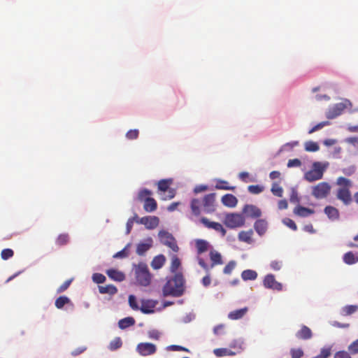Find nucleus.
Masks as SVG:
<instances>
[{
	"label": "nucleus",
	"instance_id": "46",
	"mask_svg": "<svg viewBox=\"0 0 358 358\" xmlns=\"http://www.w3.org/2000/svg\"><path fill=\"white\" fill-rule=\"evenodd\" d=\"M139 131L138 129H131L126 134V137L129 140H134L138 137Z\"/></svg>",
	"mask_w": 358,
	"mask_h": 358
},
{
	"label": "nucleus",
	"instance_id": "19",
	"mask_svg": "<svg viewBox=\"0 0 358 358\" xmlns=\"http://www.w3.org/2000/svg\"><path fill=\"white\" fill-rule=\"evenodd\" d=\"M222 203L227 207L233 208L237 204V199L231 194H227L222 197Z\"/></svg>",
	"mask_w": 358,
	"mask_h": 358
},
{
	"label": "nucleus",
	"instance_id": "22",
	"mask_svg": "<svg viewBox=\"0 0 358 358\" xmlns=\"http://www.w3.org/2000/svg\"><path fill=\"white\" fill-rule=\"evenodd\" d=\"M324 213L327 215V217L332 220H336L339 218V211L338 210L331 206H328L324 208Z\"/></svg>",
	"mask_w": 358,
	"mask_h": 358
},
{
	"label": "nucleus",
	"instance_id": "60",
	"mask_svg": "<svg viewBox=\"0 0 358 358\" xmlns=\"http://www.w3.org/2000/svg\"><path fill=\"white\" fill-rule=\"evenodd\" d=\"M281 173L278 171H273L269 173V178L271 180L280 178Z\"/></svg>",
	"mask_w": 358,
	"mask_h": 358
},
{
	"label": "nucleus",
	"instance_id": "61",
	"mask_svg": "<svg viewBox=\"0 0 358 358\" xmlns=\"http://www.w3.org/2000/svg\"><path fill=\"white\" fill-rule=\"evenodd\" d=\"M207 189H208V186L207 185H201L196 186L194 187V192L195 193H199V192H201L206 191Z\"/></svg>",
	"mask_w": 358,
	"mask_h": 358
},
{
	"label": "nucleus",
	"instance_id": "59",
	"mask_svg": "<svg viewBox=\"0 0 358 358\" xmlns=\"http://www.w3.org/2000/svg\"><path fill=\"white\" fill-rule=\"evenodd\" d=\"M86 347H79L71 352L73 356H78L86 350Z\"/></svg>",
	"mask_w": 358,
	"mask_h": 358
},
{
	"label": "nucleus",
	"instance_id": "51",
	"mask_svg": "<svg viewBox=\"0 0 358 358\" xmlns=\"http://www.w3.org/2000/svg\"><path fill=\"white\" fill-rule=\"evenodd\" d=\"M166 192L167 194H164V196L162 198L163 200H169L173 199L176 196V192L175 189L169 188Z\"/></svg>",
	"mask_w": 358,
	"mask_h": 358
},
{
	"label": "nucleus",
	"instance_id": "8",
	"mask_svg": "<svg viewBox=\"0 0 358 358\" xmlns=\"http://www.w3.org/2000/svg\"><path fill=\"white\" fill-rule=\"evenodd\" d=\"M158 236L161 243L170 248L173 252H176L178 251V246L177 245L175 238L171 234L162 230L159 232Z\"/></svg>",
	"mask_w": 358,
	"mask_h": 358
},
{
	"label": "nucleus",
	"instance_id": "26",
	"mask_svg": "<svg viewBox=\"0 0 358 358\" xmlns=\"http://www.w3.org/2000/svg\"><path fill=\"white\" fill-rule=\"evenodd\" d=\"M99 291L101 294L114 295L117 292V289L113 285H107L105 286H99Z\"/></svg>",
	"mask_w": 358,
	"mask_h": 358
},
{
	"label": "nucleus",
	"instance_id": "3",
	"mask_svg": "<svg viewBox=\"0 0 358 358\" xmlns=\"http://www.w3.org/2000/svg\"><path fill=\"white\" fill-rule=\"evenodd\" d=\"M336 184L338 186L336 191V198L345 206L350 205L352 201L350 188L352 182L345 177L340 176L336 179Z\"/></svg>",
	"mask_w": 358,
	"mask_h": 358
},
{
	"label": "nucleus",
	"instance_id": "38",
	"mask_svg": "<svg viewBox=\"0 0 358 358\" xmlns=\"http://www.w3.org/2000/svg\"><path fill=\"white\" fill-rule=\"evenodd\" d=\"M180 266V259L176 255H173L171 259V268H170L171 272H173V273L176 272Z\"/></svg>",
	"mask_w": 358,
	"mask_h": 358
},
{
	"label": "nucleus",
	"instance_id": "28",
	"mask_svg": "<svg viewBox=\"0 0 358 358\" xmlns=\"http://www.w3.org/2000/svg\"><path fill=\"white\" fill-rule=\"evenodd\" d=\"M172 183L173 179L171 178L160 180L157 183L158 190L166 192Z\"/></svg>",
	"mask_w": 358,
	"mask_h": 358
},
{
	"label": "nucleus",
	"instance_id": "30",
	"mask_svg": "<svg viewBox=\"0 0 358 358\" xmlns=\"http://www.w3.org/2000/svg\"><path fill=\"white\" fill-rule=\"evenodd\" d=\"M152 194V191L143 188L139 190L137 195V200L141 202H144L147 199H150Z\"/></svg>",
	"mask_w": 358,
	"mask_h": 358
},
{
	"label": "nucleus",
	"instance_id": "16",
	"mask_svg": "<svg viewBox=\"0 0 358 358\" xmlns=\"http://www.w3.org/2000/svg\"><path fill=\"white\" fill-rule=\"evenodd\" d=\"M106 274L110 279L115 281L122 282L125 279L124 273L116 269H108L106 271Z\"/></svg>",
	"mask_w": 358,
	"mask_h": 358
},
{
	"label": "nucleus",
	"instance_id": "43",
	"mask_svg": "<svg viewBox=\"0 0 358 358\" xmlns=\"http://www.w3.org/2000/svg\"><path fill=\"white\" fill-rule=\"evenodd\" d=\"M290 354L292 358H301L303 356V351L301 348H292Z\"/></svg>",
	"mask_w": 358,
	"mask_h": 358
},
{
	"label": "nucleus",
	"instance_id": "33",
	"mask_svg": "<svg viewBox=\"0 0 358 358\" xmlns=\"http://www.w3.org/2000/svg\"><path fill=\"white\" fill-rule=\"evenodd\" d=\"M271 192L274 196L278 197H282L283 195V189L278 182H273L272 184Z\"/></svg>",
	"mask_w": 358,
	"mask_h": 358
},
{
	"label": "nucleus",
	"instance_id": "50",
	"mask_svg": "<svg viewBox=\"0 0 358 358\" xmlns=\"http://www.w3.org/2000/svg\"><path fill=\"white\" fill-rule=\"evenodd\" d=\"M331 355V348H324L321 350L320 355L316 356L317 358H327Z\"/></svg>",
	"mask_w": 358,
	"mask_h": 358
},
{
	"label": "nucleus",
	"instance_id": "10",
	"mask_svg": "<svg viewBox=\"0 0 358 358\" xmlns=\"http://www.w3.org/2000/svg\"><path fill=\"white\" fill-rule=\"evenodd\" d=\"M136 222L145 225L148 229H155L159 223V220L156 216H145L139 218L137 215H135Z\"/></svg>",
	"mask_w": 358,
	"mask_h": 358
},
{
	"label": "nucleus",
	"instance_id": "6",
	"mask_svg": "<svg viewBox=\"0 0 358 358\" xmlns=\"http://www.w3.org/2000/svg\"><path fill=\"white\" fill-rule=\"evenodd\" d=\"M331 187L327 182H321L312 187V195L317 199H322L328 196L330 194Z\"/></svg>",
	"mask_w": 358,
	"mask_h": 358
},
{
	"label": "nucleus",
	"instance_id": "64",
	"mask_svg": "<svg viewBox=\"0 0 358 358\" xmlns=\"http://www.w3.org/2000/svg\"><path fill=\"white\" fill-rule=\"evenodd\" d=\"M210 283H211V279H210V277L209 275H207L202 278V284L204 287L209 286L210 285Z\"/></svg>",
	"mask_w": 358,
	"mask_h": 358
},
{
	"label": "nucleus",
	"instance_id": "39",
	"mask_svg": "<svg viewBox=\"0 0 358 358\" xmlns=\"http://www.w3.org/2000/svg\"><path fill=\"white\" fill-rule=\"evenodd\" d=\"M320 149L318 144L313 141H308L305 143V150L308 152H316Z\"/></svg>",
	"mask_w": 358,
	"mask_h": 358
},
{
	"label": "nucleus",
	"instance_id": "40",
	"mask_svg": "<svg viewBox=\"0 0 358 358\" xmlns=\"http://www.w3.org/2000/svg\"><path fill=\"white\" fill-rule=\"evenodd\" d=\"M264 189V187L262 185H250L248 187V190L253 194H258L262 192Z\"/></svg>",
	"mask_w": 358,
	"mask_h": 358
},
{
	"label": "nucleus",
	"instance_id": "48",
	"mask_svg": "<svg viewBox=\"0 0 358 358\" xmlns=\"http://www.w3.org/2000/svg\"><path fill=\"white\" fill-rule=\"evenodd\" d=\"M73 279H69L66 280L63 284H62L57 289V293H62L66 291L69 287L70 286Z\"/></svg>",
	"mask_w": 358,
	"mask_h": 358
},
{
	"label": "nucleus",
	"instance_id": "49",
	"mask_svg": "<svg viewBox=\"0 0 358 358\" xmlns=\"http://www.w3.org/2000/svg\"><path fill=\"white\" fill-rule=\"evenodd\" d=\"M129 303L130 307L135 310H139V307L138 306L136 299L134 295H130L129 296Z\"/></svg>",
	"mask_w": 358,
	"mask_h": 358
},
{
	"label": "nucleus",
	"instance_id": "5",
	"mask_svg": "<svg viewBox=\"0 0 358 358\" xmlns=\"http://www.w3.org/2000/svg\"><path fill=\"white\" fill-rule=\"evenodd\" d=\"M328 163L315 162L312 165V169L304 174V178L309 182L321 180L324 173L327 169Z\"/></svg>",
	"mask_w": 358,
	"mask_h": 358
},
{
	"label": "nucleus",
	"instance_id": "2",
	"mask_svg": "<svg viewBox=\"0 0 358 358\" xmlns=\"http://www.w3.org/2000/svg\"><path fill=\"white\" fill-rule=\"evenodd\" d=\"M184 278L182 274L177 273L172 278L167 280L163 287V295L164 296H172L179 297L183 294Z\"/></svg>",
	"mask_w": 358,
	"mask_h": 358
},
{
	"label": "nucleus",
	"instance_id": "32",
	"mask_svg": "<svg viewBox=\"0 0 358 358\" xmlns=\"http://www.w3.org/2000/svg\"><path fill=\"white\" fill-rule=\"evenodd\" d=\"M70 303H71V300L67 296H61L55 300V305L58 309H61L66 304H68Z\"/></svg>",
	"mask_w": 358,
	"mask_h": 358
},
{
	"label": "nucleus",
	"instance_id": "25",
	"mask_svg": "<svg viewBox=\"0 0 358 358\" xmlns=\"http://www.w3.org/2000/svg\"><path fill=\"white\" fill-rule=\"evenodd\" d=\"M166 258L163 255H159L154 257L151 262V266L154 269L161 268L165 264Z\"/></svg>",
	"mask_w": 358,
	"mask_h": 358
},
{
	"label": "nucleus",
	"instance_id": "15",
	"mask_svg": "<svg viewBox=\"0 0 358 358\" xmlns=\"http://www.w3.org/2000/svg\"><path fill=\"white\" fill-rule=\"evenodd\" d=\"M152 238H148L145 242L138 243L136 247V253L140 256L144 255L152 246Z\"/></svg>",
	"mask_w": 358,
	"mask_h": 358
},
{
	"label": "nucleus",
	"instance_id": "4",
	"mask_svg": "<svg viewBox=\"0 0 358 358\" xmlns=\"http://www.w3.org/2000/svg\"><path fill=\"white\" fill-rule=\"evenodd\" d=\"M135 267V278L136 282L143 287L148 286L151 282L152 275L148 265L143 262H139Z\"/></svg>",
	"mask_w": 358,
	"mask_h": 358
},
{
	"label": "nucleus",
	"instance_id": "47",
	"mask_svg": "<svg viewBox=\"0 0 358 358\" xmlns=\"http://www.w3.org/2000/svg\"><path fill=\"white\" fill-rule=\"evenodd\" d=\"M356 171V166L354 165L350 166L346 168H343L342 169V172L344 175L347 176H350L353 175Z\"/></svg>",
	"mask_w": 358,
	"mask_h": 358
},
{
	"label": "nucleus",
	"instance_id": "18",
	"mask_svg": "<svg viewBox=\"0 0 358 358\" xmlns=\"http://www.w3.org/2000/svg\"><path fill=\"white\" fill-rule=\"evenodd\" d=\"M315 213V210L301 206H297L294 209V213L299 217H306Z\"/></svg>",
	"mask_w": 358,
	"mask_h": 358
},
{
	"label": "nucleus",
	"instance_id": "12",
	"mask_svg": "<svg viewBox=\"0 0 358 358\" xmlns=\"http://www.w3.org/2000/svg\"><path fill=\"white\" fill-rule=\"evenodd\" d=\"M138 353L142 356L153 355L156 352L155 345L150 343H141L136 348Z\"/></svg>",
	"mask_w": 358,
	"mask_h": 358
},
{
	"label": "nucleus",
	"instance_id": "34",
	"mask_svg": "<svg viewBox=\"0 0 358 358\" xmlns=\"http://www.w3.org/2000/svg\"><path fill=\"white\" fill-rule=\"evenodd\" d=\"M196 247L198 253L201 254L206 252L208 250V243L204 240H197L196 242Z\"/></svg>",
	"mask_w": 358,
	"mask_h": 358
},
{
	"label": "nucleus",
	"instance_id": "17",
	"mask_svg": "<svg viewBox=\"0 0 358 358\" xmlns=\"http://www.w3.org/2000/svg\"><path fill=\"white\" fill-rule=\"evenodd\" d=\"M268 227V223L264 219L257 220L254 224V228L259 236L264 235Z\"/></svg>",
	"mask_w": 358,
	"mask_h": 358
},
{
	"label": "nucleus",
	"instance_id": "44",
	"mask_svg": "<svg viewBox=\"0 0 358 358\" xmlns=\"http://www.w3.org/2000/svg\"><path fill=\"white\" fill-rule=\"evenodd\" d=\"M92 280L97 284L103 283L106 281V277L101 273H94L92 275Z\"/></svg>",
	"mask_w": 358,
	"mask_h": 358
},
{
	"label": "nucleus",
	"instance_id": "29",
	"mask_svg": "<svg viewBox=\"0 0 358 358\" xmlns=\"http://www.w3.org/2000/svg\"><path fill=\"white\" fill-rule=\"evenodd\" d=\"M261 210L255 206L248 205V216L252 218H258L261 217Z\"/></svg>",
	"mask_w": 358,
	"mask_h": 358
},
{
	"label": "nucleus",
	"instance_id": "41",
	"mask_svg": "<svg viewBox=\"0 0 358 358\" xmlns=\"http://www.w3.org/2000/svg\"><path fill=\"white\" fill-rule=\"evenodd\" d=\"M69 240V235L66 234H62L59 235L56 240L57 245L62 246L66 245Z\"/></svg>",
	"mask_w": 358,
	"mask_h": 358
},
{
	"label": "nucleus",
	"instance_id": "63",
	"mask_svg": "<svg viewBox=\"0 0 358 358\" xmlns=\"http://www.w3.org/2000/svg\"><path fill=\"white\" fill-rule=\"evenodd\" d=\"M288 204L285 199L280 200L278 203V207L280 210L287 208Z\"/></svg>",
	"mask_w": 358,
	"mask_h": 358
},
{
	"label": "nucleus",
	"instance_id": "62",
	"mask_svg": "<svg viewBox=\"0 0 358 358\" xmlns=\"http://www.w3.org/2000/svg\"><path fill=\"white\" fill-rule=\"evenodd\" d=\"M199 264L206 271H208L210 267L205 262V261L202 258L198 259Z\"/></svg>",
	"mask_w": 358,
	"mask_h": 358
},
{
	"label": "nucleus",
	"instance_id": "13",
	"mask_svg": "<svg viewBox=\"0 0 358 358\" xmlns=\"http://www.w3.org/2000/svg\"><path fill=\"white\" fill-rule=\"evenodd\" d=\"M157 302L153 300H142L141 306L139 308L141 311L145 314H150L154 313V309L157 306Z\"/></svg>",
	"mask_w": 358,
	"mask_h": 358
},
{
	"label": "nucleus",
	"instance_id": "23",
	"mask_svg": "<svg viewBox=\"0 0 358 358\" xmlns=\"http://www.w3.org/2000/svg\"><path fill=\"white\" fill-rule=\"evenodd\" d=\"M157 208V203L155 199L150 197L144 201L143 209L148 213L154 212Z\"/></svg>",
	"mask_w": 358,
	"mask_h": 358
},
{
	"label": "nucleus",
	"instance_id": "58",
	"mask_svg": "<svg viewBox=\"0 0 358 358\" xmlns=\"http://www.w3.org/2000/svg\"><path fill=\"white\" fill-rule=\"evenodd\" d=\"M128 255L127 252L126 251V248H124L121 251L117 252L115 255H113V257L115 258H124L127 257Z\"/></svg>",
	"mask_w": 358,
	"mask_h": 358
},
{
	"label": "nucleus",
	"instance_id": "42",
	"mask_svg": "<svg viewBox=\"0 0 358 358\" xmlns=\"http://www.w3.org/2000/svg\"><path fill=\"white\" fill-rule=\"evenodd\" d=\"M13 255H14V252L13 250L6 248V249H3L1 251V257L3 260H7L9 258H11L13 256Z\"/></svg>",
	"mask_w": 358,
	"mask_h": 358
},
{
	"label": "nucleus",
	"instance_id": "11",
	"mask_svg": "<svg viewBox=\"0 0 358 358\" xmlns=\"http://www.w3.org/2000/svg\"><path fill=\"white\" fill-rule=\"evenodd\" d=\"M200 221L206 227L220 232L222 236L226 235L227 231L220 223L211 222L206 217H201Z\"/></svg>",
	"mask_w": 358,
	"mask_h": 358
},
{
	"label": "nucleus",
	"instance_id": "56",
	"mask_svg": "<svg viewBox=\"0 0 358 358\" xmlns=\"http://www.w3.org/2000/svg\"><path fill=\"white\" fill-rule=\"evenodd\" d=\"M334 358H352L348 352L345 351H338L334 355Z\"/></svg>",
	"mask_w": 358,
	"mask_h": 358
},
{
	"label": "nucleus",
	"instance_id": "20",
	"mask_svg": "<svg viewBox=\"0 0 358 358\" xmlns=\"http://www.w3.org/2000/svg\"><path fill=\"white\" fill-rule=\"evenodd\" d=\"M210 259L212 262L210 268H213L215 265H221L223 264L222 255L216 250H211L210 252Z\"/></svg>",
	"mask_w": 358,
	"mask_h": 358
},
{
	"label": "nucleus",
	"instance_id": "37",
	"mask_svg": "<svg viewBox=\"0 0 358 358\" xmlns=\"http://www.w3.org/2000/svg\"><path fill=\"white\" fill-rule=\"evenodd\" d=\"M358 310V306L357 305H348L343 308L342 313L343 315H350L357 312Z\"/></svg>",
	"mask_w": 358,
	"mask_h": 358
},
{
	"label": "nucleus",
	"instance_id": "57",
	"mask_svg": "<svg viewBox=\"0 0 358 358\" xmlns=\"http://www.w3.org/2000/svg\"><path fill=\"white\" fill-rule=\"evenodd\" d=\"M214 353L217 357H222L227 355V349L225 348H217L214 350Z\"/></svg>",
	"mask_w": 358,
	"mask_h": 358
},
{
	"label": "nucleus",
	"instance_id": "14",
	"mask_svg": "<svg viewBox=\"0 0 358 358\" xmlns=\"http://www.w3.org/2000/svg\"><path fill=\"white\" fill-rule=\"evenodd\" d=\"M264 285L267 288H271L276 290L282 289V285L277 282L272 274L267 275L264 280Z\"/></svg>",
	"mask_w": 358,
	"mask_h": 358
},
{
	"label": "nucleus",
	"instance_id": "45",
	"mask_svg": "<svg viewBox=\"0 0 358 358\" xmlns=\"http://www.w3.org/2000/svg\"><path fill=\"white\" fill-rule=\"evenodd\" d=\"M282 222L285 225H286L287 227L290 228L293 231L297 230V226L292 219L285 218L283 219Z\"/></svg>",
	"mask_w": 358,
	"mask_h": 358
},
{
	"label": "nucleus",
	"instance_id": "36",
	"mask_svg": "<svg viewBox=\"0 0 358 358\" xmlns=\"http://www.w3.org/2000/svg\"><path fill=\"white\" fill-rule=\"evenodd\" d=\"M215 188L217 189L232 190L234 187L229 186V182L225 180H219L215 184Z\"/></svg>",
	"mask_w": 358,
	"mask_h": 358
},
{
	"label": "nucleus",
	"instance_id": "53",
	"mask_svg": "<svg viewBox=\"0 0 358 358\" xmlns=\"http://www.w3.org/2000/svg\"><path fill=\"white\" fill-rule=\"evenodd\" d=\"M236 263L234 261L229 262L224 268L223 272L225 274H230L232 270L235 268Z\"/></svg>",
	"mask_w": 358,
	"mask_h": 358
},
{
	"label": "nucleus",
	"instance_id": "54",
	"mask_svg": "<svg viewBox=\"0 0 358 358\" xmlns=\"http://www.w3.org/2000/svg\"><path fill=\"white\" fill-rule=\"evenodd\" d=\"M301 165V162L299 159H289L287 162V166L289 168L299 167Z\"/></svg>",
	"mask_w": 358,
	"mask_h": 358
},
{
	"label": "nucleus",
	"instance_id": "31",
	"mask_svg": "<svg viewBox=\"0 0 358 358\" xmlns=\"http://www.w3.org/2000/svg\"><path fill=\"white\" fill-rule=\"evenodd\" d=\"M135 324V320L131 317H127L122 319L118 322V326L120 329H124L127 327L133 326Z\"/></svg>",
	"mask_w": 358,
	"mask_h": 358
},
{
	"label": "nucleus",
	"instance_id": "9",
	"mask_svg": "<svg viewBox=\"0 0 358 358\" xmlns=\"http://www.w3.org/2000/svg\"><path fill=\"white\" fill-rule=\"evenodd\" d=\"M352 103L351 102L348 100L345 99L343 102L336 103L334 105V106L331 108H329V112L327 115V117L328 118H334L337 117L338 115H341L342 111L348 108V106H351Z\"/></svg>",
	"mask_w": 358,
	"mask_h": 358
},
{
	"label": "nucleus",
	"instance_id": "52",
	"mask_svg": "<svg viewBox=\"0 0 358 358\" xmlns=\"http://www.w3.org/2000/svg\"><path fill=\"white\" fill-rule=\"evenodd\" d=\"M348 350L351 354L355 355L358 353V339L353 341L348 347Z\"/></svg>",
	"mask_w": 358,
	"mask_h": 358
},
{
	"label": "nucleus",
	"instance_id": "21",
	"mask_svg": "<svg viewBox=\"0 0 358 358\" xmlns=\"http://www.w3.org/2000/svg\"><path fill=\"white\" fill-rule=\"evenodd\" d=\"M296 336L299 339L308 340L312 337L313 334L310 328L303 325L301 329L296 333Z\"/></svg>",
	"mask_w": 358,
	"mask_h": 358
},
{
	"label": "nucleus",
	"instance_id": "55",
	"mask_svg": "<svg viewBox=\"0 0 358 358\" xmlns=\"http://www.w3.org/2000/svg\"><path fill=\"white\" fill-rule=\"evenodd\" d=\"M329 124L328 122H322L320 123H318L315 126H314L310 131L309 134H312L322 128H323L324 126L327 125Z\"/></svg>",
	"mask_w": 358,
	"mask_h": 358
},
{
	"label": "nucleus",
	"instance_id": "7",
	"mask_svg": "<svg viewBox=\"0 0 358 358\" xmlns=\"http://www.w3.org/2000/svg\"><path fill=\"white\" fill-rule=\"evenodd\" d=\"M245 218L244 217L238 213H229L227 214L224 223L229 228H236L241 227L244 224Z\"/></svg>",
	"mask_w": 358,
	"mask_h": 358
},
{
	"label": "nucleus",
	"instance_id": "27",
	"mask_svg": "<svg viewBox=\"0 0 358 358\" xmlns=\"http://www.w3.org/2000/svg\"><path fill=\"white\" fill-rule=\"evenodd\" d=\"M246 313V308H243L238 310H235L229 313L228 317L231 320H235L242 318Z\"/></svg>",
	"mask_w": 358,
	"mask_h": 358
},
{
	"label": "nucleus",
	"instance_id": "1",
	"mask_svg": "<svg viewBox=\"0 0 358 358\" xmlns=\"http://www.w3.org/2000/svg\"><path fill=\"white\" fill-rule=\"evenodd\" d=\"M190 209L195 217L200 216L202 212L213 213L216 210V194L210 193L203 197L193 198L190 201Z\"/></svg>",
	"mask_w": 358,
	"mask_h": 358
},
{
	"label": "nucleus",
	"instance_id": "35",
	"mask_svg": "<svg viewBox=\"0 0 358 358\" xmlns=\"http://www.w3.org/2000/svg\"><path fill=\"white\" fill-rule=\"evenodd\" d=\"M122 345V340L120 337H116L113 341H110L108 348L111 351L116 350L120 348Z\"/></svg>",
	"mask_w": 358,
	"mask_h": 358
},
{
	"label": "nucleus",
	"instance_id": "24",
	"mask_svg": "<svg viewBox=\"0 0 358 358\" xmlns=\"http://www.w3.org/2000/svg\"><path fill=\"white\" fill-rule=\"evenodd\" d=\"M343 260L346 264H354L358 262V253L355 254L352 252H348L343 255Z\"/></svg>",
	"mask_w": 358,
	"mask_h": 358
}]
</instances>
